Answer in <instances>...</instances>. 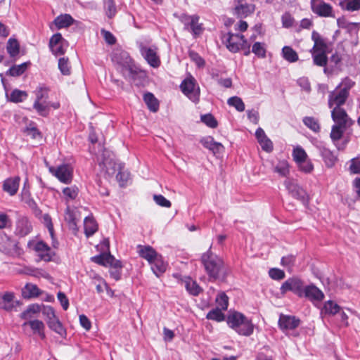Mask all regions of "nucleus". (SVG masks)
<instances>
[{
	"label": "nucleus",
	"mask_w": 360,
	"mask_h": 360,
	"mask_svg": "<svg viewBox=\"0 0 360 360\" xmlns=\"http://www.w3.org/2000/svg\"><path fill=\"white\" fill-rule=\"evenodd\" d=\"M111 60L125 78L133 81L146 77L144 71L137 67L129 53L124 51H116L112 55Z\"/></svg>",
	"instance_id": "obj_1"
},
{
	"label": "nucleus",
	"mask_w": 360,
	"mask_h": 360,
	"mask_svg": "<svg viewBox=\"0 0 360 360\" xmlns=\"http://www.w3.org/2000/svg\"><path fill=\"white\" fill-rule=\"evenodd\" d=\"M201 262L208 275L209 281H215L224 275V261L212 252L211 247L202 255Z\"/></svg>",
	"instance_id": "obj_2"
},
{
	"label": "nucleus",
	"mask_w": 360,
	"mask_h": 360,
	"mask_svg": "<svg viewBox=\"0 0 360 360\" xmlns=\"http://www.w3.org/2000/svg\"><path fill=\"white\" fill-rule=\"evenodd\" d=\"M226 323L240 335L250 336L254 332L252 321L240 312L233 311L229 314L226 318Z\"/></svg>",
	"instance_id": "obj_3"
},
{
	"label": "nucleus",
	"mask_w": 360,
	"mask_h": 360,
	"mask_svg": "<svg viewBox=\"0 0 360 360\" xmlns=\"http://www.w3.org/2000/svg\"><path fill=\"white\" fill-rule=\"evenodd\" d=\"M180 89L182 93L191 101L195 103L199 102L200 94V87L196 79L192 75H190L181 82Z\"/></svg>",
	"instance_id": "obj_4"
},
{
	"label": "nucleus",
	"mask_w": 360,
	"mask_h": 360,
	"mask_svg": "<svg viewBox=\"0 0 360 360\" xmlns=\"http://www.w3.org/2000/svg\"><path fill=\"white\" fill-rule=\"evenodd\" d=\"M223 41L228 50L232 53H237L240 49H245L247 39L243 34L229 32L224 35Z\"/></svg>",
	"instance_id": "obj_5"
},
{
	"label": "nucleus",
	"mask_w": 360,
	"mask_h": 360,
	"mask_svg": "<svg viewBox=\"0 0 360 360\" xmlns=\"http://www.w3.org/2000/svg\"><path fill=\"white\" fill-rule=\"evenodd\" d=\"M284 185L289 194L292 198L302 202L303 203L309 202V198L307 191L300 186L295 180L292 179H287L284 181Z\"/></svg>",
	"instance_id": "obj_6"
},
{
	"label": "nucleus",
	"mask_w": 360,
	"mask_h": 360,
	"mask_svg": "<svg viewBox=\"0 0 360 360\" xmlns=\"http://www.w3.org/2000/svg\"><path fill=\"white\" fill-rule=\"evenodd\" d=\"M304 289L303 281L298 278L292 277L283 283L280 288V291L283 295L287 292L291 291L299 297H303Z\"/></svg>",
	"instance_id": "obj_7"
},
{
	"label": "nucleus",
	"mask_w": 360,
	"mask_h": 360,
	"mask_svg": "<svg viewBox=\"0 0 360 360\" xmlns=\"http://www.w3.org/2000/svg\"><path fill=\"white\" fill-rule=\"evenodd\" d=\"M352 86L344 87L339 90L336 89L331 91L328 95V106L332 108L334 107L341 108L349 97V89Z\"/></svg>",
	"instance_id": "obj_8"
},
{
	"label": "nucleus",
	"mask_w": 360,
	"mask_h": 360,
	"mask_svg": "<svg viewBox=\"0 0 360 360\" xmlns=\"http://www.w3.org/2000/svg\"><path fill=\"white\" fill-rule=\"evenodd\" d=\"M49 172L63 184H70L73 177L72 168L67 164H63L57 167H51Z\"/></svg>",
	"instance_id": "obj_9"
},
{
	"label": "nucleus",
	"mask_w": 360,
	"mask_h": 360,
	"mask_svg": "<svg viewBox=\"0 0 360 360\" xmlns=\"http://www.w3.org/2000/svg\"><path fill=\"white\" fill-rule=\"evenodd\" d=\"M68 45V41L59 32L54 34L49 40V48L55 56L63 55L66 51Z\"/></svg>",
	"instance_id": "obj_10"
},
{
	"label": "nucleus",
	"mask_w": 360,
	"mask_h": 360,
	"mask_svg": "<svg viewBox=\"0 0 360 360\" xmlns=\"http://www.w3.org/2000/svg\"><path fill=\"white\" fill-rule=\"evenodd\" d=\"M311 9L320 17H333L332 6L322 0H311Z\"/></svg>",
	"instance_id": "obj_11"
},
{
	"label": "nucleus",
	"mask_w": 360,
	"mask_h": 360,
	"mask_svg": "<svg viewBox=\"0 0 360 360\" xmlns=\"http://www.w3.org/2000/svg\"><path fill=\"white\" fill-rule=\"evenodd\" d=\"M0 248L3 252L13 257H20L24 253L19 243L10 238H6L1 243Z\"/></svg>",
	"instance_id": "obj_12"
},
{
	"label": "nucleus",
	"mask_w": 360,
	"mask_h": 360,
	"mask_svg": "<svg viewBox=\"0 0 360 360\" xmlns=\"http://www.w3.org/2000/svg\"><path fill=\"white\" fill-rule=\"evenodd\" d=\"M331 117L335 124L347 127L352 124L347 112L342 108L334 107L331 111Z\"/></svg>",
	"instance_id": "obj_13"
},
{
	"label": "nucleus",
	"mask_w": 360,
	"mask_h": 360,
	"mask_svg": "<svg viewBox=\"0 0 360 360\" xmlns=\"http://www.w3.org/2000/svg\"><path fill=\"white\" fill-rule=\"evenodd\" d=\"M300 324V319L295 316L281 314L278 326L281 330L287 331L297 328Z\"/></svg>",
	"instance_id": "obj_14"
},
{
	"label": "nucleus",
	"mask_w": 360,
	"mask_h": 360,
	"mask_svg": "<svg viewBox=\"0 0 360 360\" xmlns=\"http://www.w3.org/2000/svg\"><path fill=\"white\" fill-rule=\"evenodd\" d=\"M237 5L233 9V14L238 18H246L255 11V5L247 4L245 0H236Z\"/></svg>",
	"instance_id": "obj_15"
},
{
	"label": "nucleus",
	"mask_w": 360,
	"mask_h": 360,
	"mask_svg": "<svg viewBox=\"0 0 360 360\" xmlns=\"http://www.w3.org/2000/svg\"><path fill=\"white\" fill-rule=\"evenodd\" d=\"M141 52L144 58L151 67L157 68L160 65L161 61L157 54V48L144 47L141 49Z\"/></svg>",
	"instance_id": "obj_16"
},
{
	"label": "nucleus",
	"mask_w": 360,
	"mask_h": 360,
	"mask_svg": "<svg viewBox=\"0 0 360 360\" xmlns=\"http://www.w3.org/2000/svg\"><path fill=\"white\" fill-rule=\"evenodd\" d=\"M34 250L38 253L41 260L50 262L53 257L51 248L44 242L39 241L34 245Z\"/></svg>",
	"instance_id": "obj_17"
},
{
	"label": "nucleus",
	"mask_w": 360,
	"mask_h": 360,
	"mask_svg": "<svg viewBox=\"0 0 360 360\" xmlns=\"http://www.w3.org/2000/svg\"><path fill=\"white\" fill-rule=\"evenodd\" d=\"M310 301H322L324 298L323 292L316 285L311 284L304 287V296Z\"/></svg>",
	"instance_id": "obj_18"
},
{
	"label": "nucleus",
	"mask_w": 360,
	"mask_h": 360,
	"mask_svg": "<svg viewBox=\"0 0 360 360\" xmlns=\"http://www.w3.org/2000/svg\"><path fill=\"white\" fill-rule=\"evenodd\" d=\"M20 181L19 176L8 178L3 183V190L10 195H15L19 188Z\"/></svg>",
	"instance_id": "obj_19"
},
{
	"label": "nucleus",
	"mask_w": 360,
	"mask_h": 360,
	"mask_svg": "<svg viewBox=\"0 0 360 360\" xmlns=\"http://www.w3.org/2000/svg\"><path fill=\"white\" fill-rule=\"evenodd\" d=\"M255 136L260 144L262 150L269 153L273 150V143L266 136L264 131L262 128H258L255 132Z\"/></svg>",
	"instance_id": "obj_20"
},
{
	"label": "nucleus",
	"mask_w": 360,
	"mask_h": 360,
	"mask_svg": "<svg viewBox=\"0 0 360 360\" xmlns=\"http://www.w3.org/2000/svg\"><path fill=\"white\" fill-rule=\"evenodd\" d=\"M311 39L314 41V46L311 52H327L328 45L327 43L316 31H313L311 33Z\"/></svg>",
	"instance_id": "obj_21"
},
{
	"label": "nucleus",
	"mask_w": 360,
	"mask_h": 360,
	"mask_svg": "<svg viewBox=\"0 0 360 360\" xmlns=\"http://www.w3.org/2000/svg\"><path fill=\"white\" fill-rule=\"evenodd\" d=\"M137 248L139 256L147 260L149 263H151L158 255L155 250L150 245H139Z\"/></svg>",
	"instance_id": "obj_22"
},
{
	"label": "nucleus",
	"mask_w": 360,
	"mask_h": 360,
	"mask_svg": "<svg viewBox=\"0 0 360 360\" xmlns=\"http://www.w3.org/2000/svg\"><path fill=\"white\" fill-rule=\"evenodd\" d=\"M186 20H190L188 24L185 23V25L189 26L192 34L195 37L200 35L203 32L202 24L199 23L200 18L197 15L188 16Z\"/></svg>",
	"instance_id": "obj_23"
},
{
	"label": "nucleus",
	"mask_w": 360,
	"mask_h": 360,
	"mask_svg": "<svg viewBox=\"0 0 360 360\" xmlns=\"http://www.w3.org/2000/svg\"><path fill=\"white\" fill-rule=\"evenodd\" d=\"M32 229L31 222L27 217H21L16 224V233L21 236H25L29 234Z\"/></svg>",
	"instance_id": "obj_24"
},
{
	"label": "nucleus",
	"mask_w": 360,
	"mask_h": 360,
	"mask_svg": "<svg viewBox=\"0 0 360 360\" xmlns=\"http://www.w3.org/2000/svg\"><path fill=\"white\" fill-rule=\"evenodd\" d=\"M84 234L87 238L92 236L98 229V224L93 216H88L84 219Z\"/></svg>",
	"instance_id": "obj_25"
},
{
	"label": "nucleus",
	"mask_w": 360,
	"mask_h": 360,
	"mask_svg": "<svg viewBox=\"0 0 360 360\" xmlns=\"http://www.w3.org/2000/svg\"><path fill=\"white\" fill-rule=\"evenodd\" d=\"M75 22L74 18L70 14H60L57 16L53 23L58 30L67 28L71 26Z\"/></svg>",
	"instance_id": "obj_26"
},
{
	"label": "nucleus",
	"mask_w": 360,
	"mask_h": 360,
	"mask_svg": "<svg viewBox=\"0 0 360 360\" xmlns=\"http://www.w3.org/2000/svg\"><path fill=\"white\" fill-rule=\"evenodd\" d=\"M187 292L193 296H198L202 291V288L191 277H185L182 280Z\"/></svg>",
	"instance_id": "obj_27"
},
{
	"label": "nucleus",
	"mask_w": 360,
	"mask_h": 360,
	"mask_svg": "<svg viewBox=\"0 0 360 360\" xmlns=\"http://www.w3.org/2000/svg\"><path fill=\"white\" fill-rule=\"evenodd\" d=\"M150 264L152 271L158 277L167 270V264L163 261L162 257L159 254Z\"/></svg>",
	"instance_id": "obj_28"
},
{
	"label": "nucleus",
	"mask_w": 360,
	"mask_h": 360,
	"mask_svg": "<svg viewBox=\"0 0 360 360\" xmlns=\"http://www.w3.org/2000/svg\"><path fill=\"white\" fill-rule=\"evenodd\" d=\"M41 294V290L35 284L27 283L22 289V296L25 299L37 297Z\"/></svg>",
	"instance_id": "obj_29"
},
{
	"label": "nucleus",
	"mask_w": 360,
	"mask_h": 360,
	"mask_svg": "<svg viewBox=\"0 0 360 360\" xmlns=\"http://www.w3.org/2000/svg\"><path fill=\"white\" fill-rule=\"evenodd\" d=\"M320 152L326 166L329 168L333 167L338 160L334 153L325 147L321 148Z\"/></svg>",
	"instance_id": "obj_30"
},
{
	"label": "nucleus",
	"mask_w": 360,
	"mask_h": 360,
	"mask_svg": "<svg viewBox=\"0 0 360 360\" xmlns=\"http://www.w3.org/2000/svg\"><path fill=\"white\" fill-rule=\"evenodd\" d=\"M29 325L34 334H38L39 337L44 340L46 335L44 333L45 326L41 321L33 320L23 323V326Z\"/></svg>",
	"instance_id": "obj_31"
},
{
	"label": "nucleus",
	"mask_w": 360,
	"mask_h": 360,
	"mask_svg": "<svg viewBox=\"0 0 360 360\" xmlns=\"http://www.w3.org/2000/svg\"><path fill=\"white\" fill-rule=\"evenodd\" d=\"M143 98L150 111L153 112H156L158 111L160 103L153 94L147 92L144 94Z\"/></svg>",
	"instance_id": "obj_32"
},
{
	"label": "nucleus",
	"mask_w": 360,
	"mask_h": 360,
	"mask_svg": "<svg viewBox=\"0 0 360 360\" xmlns=\"http://www.w3.org/2000/svg\"><path fill=\"white\" fill-rule=\"evenodd\" d=\"M14 293L12 292H6L0 298V307L6 310L11 311L14 307Z\"/></svg>",
	"instance_id": "obj_33"
},
{
	"label": "nucleus",
	"mask_w": 360,
	"mask_h": 360,
	"mask_svg": "<svg viewBox=\"0 0 360 360\" xmlns=\"http://www.w3.org/2000/svg\"><path fill=\"white\" fill-rule=\"evenodd\" d=\"M65 221L67 222L70 229L75 231H78L76 212L72 210L69 206L67 207L65 212Z\"/></svg>",
	"instance_id": "obj_34"
},
{
	"label": "nucleus",
	"mask_w": 360,
	"mask_h": 360,
	"mask_svg": "<svg viewBox=\"0 0 360 360\" xmlns=\"http://www.w3.org/2000/svg\"><path fill=\"white\" fill-rule=\"evenodd\" d=\"M205 148L212 150L214 154H219L224 151V146L221 143L216 142L211 137L206 139L202 141Z\"/></svg>",
	"instance_id": "obj_35"
},
{
	"label": "nucleus",
	"mask_w": 360,
	"mask_h": 360,
	"mask_svg": "<svg viewBox=\"0 0 360 360\" xmlns=\"http://www.w3.org/2000/svg\"><path fill=\"white\" fill-rule=\"evenodd\" d=\"M30 65V62H25L20 65L11 66L6 72V75L11 77H18L22 75Z\"/></svg>",
	"instance_id": "obj_36"
},
{
	"label": "nucleus",
	"mask_w": 360,
	"mask_h": 360,
	"mask_svg": "<svg viewBox=\"0 0 360 360\" xmlns=\"http://www.w3.org/2000/svg\"><path fill=\"white\" fill-rule=\"evenodd\" d=\"M46 323L51 330H53L58 335L61 336L65 335V330L57 316L51 319V320H46Z\"/></svg>",
	"instance_id": "obj_37"
},
{
	"label": "nucleus",
	"mask_w": 360,
	"mask_h": 360,
	"mask_svg": "<svg viewBox=\"0 0 360 360\" xmlns=\"http://www.w3.org/2000/svg\"><path fill=\"white\" fill-rule=\"evenodd\" d=\"M282 55L283 58L289 63L297 62L299 59L298 54L291 46H285L282 49Z\"/></svg>",
	"instance_id": "obj_38"
},
{
	"label": "nucleus",
	"mask_w": 360,
	"mask_h": 360,
	"mask_svg": "<svg viewBox=\"0 0 360 360\" xmlns=\"http://www.w3.org/2000/svg\"><path fill=\"white\" fill-rule=\"evenodd\" d=\"M326 53L327 52H311L314 64L319 67L326 66L328 63Z\"/></svg>",
	"instance_id": "obj_39"
},
{
	"label": "nucleus",
	"mask_w": 360,
	"mask_h": 360,
	"mask_svg": "<svg viewBox=\"0 0 360 360\" xmlns=\"http://www.w3.org/2000/svg\"><path fill=\"white\" fill-rule=\"evenodd\" d=\"M222 311L223 310L220 309L219 307L212 309L207 314L206 319L217 322H221L225 320V315Z\"/></svg>",
	"instance_id": "obj_40"
},
{
	"label": "nucleus",
	"mask_w": 360,
	"mask_h": 360,
	"mask_svg": "<svg viewBox=\"0 0 360 360\" xmlns=\"http://www.w3.org/2000/svg\"><path fill=\"white\" fill-rule=\"evenodd\" d=\"M91 261L99 265L108 266L109 265V262L110 261H113V256L110 253H103L91 257Z\"/></svg>",
	"instance_id": "obj_41"
},
{
	"label": "nucleus",
	"mask_w": 360,
	"mask_h": 360,
	"mask_svg": "<svg viewBox=\"0 0 360 360\" xmlns=\"http://www.w3.org/2000/svg\"><path fill=\"white\" fill-rule=\"evenodd\" d=\"M292 155L293 158V160L295 162L296 164L299 163L300 162H302L308 158V155L306 151L304 150L302 147L300 146H297L293 148Z\"/></svg>",
	"instance_id": "obj_42"
},
{
	"label": "nucleus",
	"mask_w": 360,
	"mask_h": 360,
	"mask_svg": "<svg viewBox=\"0 0 360 360\" xmlns=\"http://www.w3.org/2000/svg\"><path fill=\"white\" fill-rule=\"evenodd\" d=\"M340 4L342 9L348 11L360 10V0H343Z\"/></svg>",
	"instance_id": "obj_43"
},
{
	"label": "nucleus",
	"mask_w": 360,
	"mask_h": 360,
	"mask_svg": "<svg viewBox=\"0 0 360 360\" xmlns=\"http://www.w3.org/2000/svg\"><path fill=\"white\" fill-rule=\"evenodd\" d=\"M27 93L25 91L15 89L11 91L9 101L15 103L22 102L27 98Z\"/></svg>",
	"instance_id": "obj_44"
},
{
	"label": "nucleus",
	"mask_w": 360,
	"mask_h": 360,
	"mask_svg": "<svg viewBox=\"0 0 360 360\" xmlns=\"http://www.w3.org/2000/svg\"><path fill=\"white\" fill-rule=\"evenodd\" d=\"M7 52L11 57H15L19 54L20 45L17 39H9L6 47Z\"/></svg>",
	"instance_id": "obj_45"
},
{
	"label": "nucleus",
	"mask_w": 360,
	"mask_h": 360,
	"mask_svg": "<svg viewBox=\"0 0 360 360\" xmlns=\"http://www.w3.org/2000/svg\"><path fill=\"white\" fill-rule=\"evenodd\" d=\"M45 101H34L33 108L42 117H47L49 114V104H44Z\"/></svg>",
	"instance_id": "obj_46"
},
{
	"label": "nucleus",
	"mask_w": 360,
	"mask_h": 360,
	"mask_svg": "<svg viewBox=\"0 0 360 360\" xmlns=\"http://www.w3.org/2000/svg\"><path fill=\"white\" fill-rule=\"evenodd\" d=\"M303 123L314 132L320 131V124L317 119L314 117H305L303 118Z\"/></svg>",
	"instance_id": "obj_47"
},
{
	"label": "nucleus",
	"mask_w": 360,
	"mask_h": 360,
	"mask_svg": "<svg viewBox=\"0 0 360 360\" xmlns=\"http://www.w3.org/2000/svg\"><path fill=\"white\" fill-rule=\"evenodd\" d=\"M274 172L281 176L286 177L290 173L289 164L285 160L280 161L275 167Z\"/></svg>",
	"instance_id": "obj_48"
},
{
	"label": "nucleus",
	"mask_w": 360,
	"mask_h": 360,
	"mask_svg": "<svg viewBox=\"0 0 360 360\" xmlns=\"http://www.w3.org/2000/svg\"><path fill=\"white\" fill-rule=\"evenodd\" d=\"M347 127L334 124L332 127L331 132H330V138L333 141H339L342 137V135L345 131Z\"/></svg>",
	"instance_id": "obj_49"
},
{
	"label": "nucleus",
	"mask_w": 360,
	"mask_h": 360,
	"mask_svg": "<svg viewBox=\"0 0 360 360\" xmlns=\"http://www.w3.org/2000/svg\"><path fill=\"white\" fill-rule=\"evenodd\" d=\"M227 103L229 105L234 107L238 112L245 110V103L240 97L232 96L228 99Z\"/></svg>",
	"instance_id": "obj_50"
},
{
	"label": "nucleus",
	"mask_w": 360,
	"mask_h": 360,
	"mask_svg": "<svg viewBox=\"0 0 360 360\" xmlns=\"http://www.w3.org/2000/svg\"><path fill=\"white\" fill-rule=\"evenodd\" d=\"M58 68L63 75H70L71 66L68 58L63 57L58 60Z\"/></svg>",
	"instance_id": "obj_51"
},
{
	"label": "nucleus",
	"mask_w": 360,
	"mask_h": 360,
	"mask_svg": "<svg viewBox=\"0 0 360 360\" xmlns=\"http://www.w3.org/2000/svg\"><path fill=\"white\" fill-rule=\"evenodd\" d=\"M50 89L49 87L41 86L37 88L34 91L36 98L34 101H44L49 98Z\"/></svg>",
	"instance_id": "obj_52"
},
{
	"label": "nucleus",
	"mask_w": 360,
	"mask_h": 360,
	"mask_svg": "<svg viewBox=\"0 0 360 360\" xmlns=\"http://www.w3.org/2000/svg\"><path fill=\"white\" fill-rule=\"evenodd\" d=\"M40 311V307L39 304H33L28 306L26 310L22 311L20 314L22 319H29L32 317V314H37Z\"/></svg>",
	"instance_id": "obj_53"
},
{
	"label": "nucleus",
	"mask_w": 360,
	"mask_h": 360,
	"mask_svg": "<svg viewBox=\"0 0 360 360\" xmlns=\"http://www.w3.org/2000/svg\"><path fill=\"white\" fill-rule=\"evenodd\" d=\"M323 309L326 314L335 315L340 311V307L333 301L329 300L325 302Z\"/></svg>",
	"instance_id": "obj_54"
},
{
	"label": "nucleus",
	"mask_w": 360,
	"mask_h": 360,
	"mask_svg": "<svg viewBox=\"0 0 360 360\" xmlns=\"http://www.w3.org/2000/svg\"><path fill=\"white\" fill-rule=\"evenodd\" d=\"M252 51L258 58H266V49L264 44L261 42H255L252 45Z\"/></svg>",
	"instance_id": "obj_55"
},
{
	"label": "nucleus",
	"mask_w": 360,
	"mask_h": 360,
	"mask_svg": "<svg viewBox=\"0 0 360 360\" xmlns=\"http://www.w3.org/2000/svg\"><path fill=\"white\" fill-rule=\"evenodd\" d=\"M299 170L305 174H310L314 171V167L310 159L307 158L303 162L297 164Z\"/></svg>",
	"instance_id": "obj_56"
},
{
	"label": "nucleus",
	"mask_w": 360,
	"mask_h": 360,
	"mask_svg": "<svg viewBox=\"0 0 360 360\" xmlns=\"http://www.w3.org/2000/svg\"><path fill=\"white\" fill-rule=\"evenodd\" d=\"M217 307L221 310H226L229 306V297L225 292L219 293L216 298Z\"/></svg>",
	"instance_id": "obj_57"
},
{
	"label": "nucleus",
	"mask_w": 360,
	"mask_h": 360,
	"mask_svg": "<svg viewBox=\"0 0 360 360\" xmlns=\"http://www.w3.org/2000/svg\"><path fill=\"white\" fill-rule=\"evenodd\" d=\"M200 119L203 123L210 128L214 129L218 126L217 120L211 113L201 115Z\"/></svg>",
	"instance_id": "obj_58"
},
{
	"label": "nucleus",
	"mask_w": 360,
	"mask_h": 360,
	"mask_svg": "<svg viewBox=\"0 0 360 360\" xmlns=\"http://www.w3.org/2000/svg\"><path fill=\"white\" fill-rule=\"evenodd\" d=\"M23 132L27 135L30 136L32 139H41V134L39 131V130L34 126V124H30L29 126H27L24 130Z\"/></svg>",
	"instance_id": "obj_59"
},
{
	"label": "nucleus",
	"mask_w": 360,
	"mask_h": 360,
	"mask_svg": "<svg viewBox=\"0 0 360 360\" xmlns=\"http://www.w3.org/2000/svg\"><path fill=\"white\" fill-rule=\"evenodd\" d=\"M66 200H73L78 195V188L75 186L66 187L63 190Z\"/></svg>",
	"instance_id": "obj_60"
},
{
	"label": "nucleus",
	"mask_w": 360,
	"mask_h": 360,
	"mask_svg": "<svg viewBox=\"0 0 360 360\" xmlns=\"http://www.w3.org/2000/svg\"><path fill=\"white\" fill-rule=\"evenodd\" d=\"M104 4L106 15L108 18H112L116 13V6L114 0H105Z\"/></svg>",
	"instance_id": "obj_61"
},
{
	"label": "nucleus",
	"mask_w": 360,
	"mask_h": 360,
	"mask_svg": "<svg viewBox=\"0 0 360 360\" xmlns=\"http://www.w3.org/2000/svg\"><path fill=\"white\" fill-rule=\"evenodd\" d=\"M282 25L285 28L292 27L295 22V18L290 13H285L281 17Z\"/></svg>",
	"instance_id": "obj_62"
},
{
	"label": "nucleus",
	"mask_w": 360,
	"mask_h": 360,
	"mask_svg": "<svg viewBox=\"0 0 360 360\" xmlns=\"http://www.w3.org/2000/svg\"><path fill=\"white\" fill-rule=\"evenodd\" d=\"M94 284L96 285V289L98 293H102L104 289L108 290V285L106 282L100 277L94 278Z\"/></svg>",
	"instance_id": "obj_63"
},
{
	"label": "nucleus",
	"mask_w": 360,
	"mask_h": 360,
	"mask_svg": "<svg viewBox=\"0 0 360 360\" xmlns=\"http://www.w3.org/2000/svg\"><path fill=\"white\" fill-rule=\"evenodd\" d=\"M269 275L272 279L277 281L282 280L285 276V272L277 268L271 269L269 271Z\"/></svg>",
	"instance_id": "obj_64"
}]
</instances>
